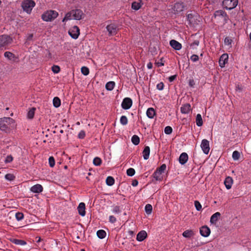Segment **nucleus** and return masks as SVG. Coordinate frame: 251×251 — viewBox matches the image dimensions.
I'll list each match as a JSON object with an SVG mask.
<instances>
[{"mask_svg":"<svg viewBox=\"0 0 251 251\" xmlns=\"http://www.w3.org/2000/svg\"><path fill=\"white\" fill-rule=\"evenodd\" d=\"M14 127V120L10 117L0 118V129L6 133H10Z\"/></svg>","mask_w":251,"mask_h":251,"instance_id":"obj_1","label":"nucleus"},{"mask_svg":"<svg viewBox=\"0 0 251 251\" xmlns=\"http://www.w3.org/2000/svg\"><path fill=\"white\" fill-rule=\"evenodd\" d=\"M22 7L25 12L30 14L35 6V2L33 0H24L21 4Z\"/></svg>","mask_w":251,"mask_h":251,"instance_id":"obj_2","label":"nucleus"},{"mask_svg":"<svg viewBox=\"0 0 251 251\" xmlns=\"http://www.w3.org/2000/svg\"><path fill=\"white\" fill-rule=\"evenodd\" d=\"M58 15L57 12L54 10L48 11L42 15V19L46 22H49L53 20Z\"/></svg>","mask_w":251,"mask_h":251,"instance_id":"obj_3","label":"nucleus"},{"mask_svg":"<svg viewBox=\"0 0 251 251\" xmlns=\"http://www.w3.org/2000/svg\"><path fill=\"white\" fill-rule=\"evenodd\" d=\"M12 41V38L9 35L3 34L0 36V48L9 46Z\"/></svg>","mask_w":251,"mask_h":251,"instance_id":"obj_4","label":"nucleus"},{"mask_svg":"<svg viewBox=\"0 0 251 251\" xmlns=\"http://www.w3.org/2000/svg\"><path fill=\"white\" fill-rule=\"evenodd\" d=\"M238 0H224L223 7L227 10H231L237 5Z\"/></svg>","mask_w":251,"mask_h":251,"instance_id":"obj_5","label":"nucleus"},{"mask_svg":"<svg viewBox=\"0 0 251 251\" xmlns=\"http://www.w3.org/2000/svg\"><path fill=\"white\" fill-rule=\"evenodd\" d=\"M106 28L108 32L109 36L115 35L119 30L117 25L113 23L107 25Z\"/></svg>","mask_w":251,"mask_h":251,"instance_id":"obj_6","label":"nucleus"},{"mask_svg":"<svg viewBox=\"0 0 251 251\" xmlns=\"http://www.w3.org/2000/svg\"><path fill=\"white\" fill-rule=\"evenodd\" d=\"M68 32L70 36L74 39H77L80 34L79 29L76 25H74L71 27Z\"/></svg>","mask_w":251,"mask_h":251,"instance_id":"obj_7","label":"nucleus"},{"mask_svg":"<svg viewBox=\"0 0 251 251\" xmlns=\"http://www.w3.org/2000/svg\"><path fill=\"white\" fill-rule=\"evenodd\" d=\"M214 16L215 18L221 17L226 23L227 22L228 19L226 12L222 10H219L215 11L214 13Z\"/></svg>","mask_w":251,"mask_h":251,"instance_id":"obj_8","label":"nucleus"},{"mask_svg":"<svg viewBox=\"0 0 251 251\" xmlns=\"http://www.w3.org/2000/svg\"><path fill=\"white\" fill-rule=\"evenodd\" d=\"M201 147L203 152L207 154L210 150L209 142L206 139H203L201 143Z\"/></svg>","mask_w":251,"mask_h":251,"instance_id":"obj_9","label":"nucleus"},{"mask_svg":"<svg viewBox=\"0 0 251 251\" xmlns=\"http://www.w3.org/2000/svg\"><path fill=\"white\" fill-rule=\"evenodd\" d=\"M132 104V100L129 98H126L123 100L121 105L123 109L127 110L131 107Z\"/></svg>","mask_w":251,"mask_h":251,"instance_id":"obj_10","label":"nucleus"},{"mask_svg":"<svg viewBox=\"0 0 251 251\" xmlns=\"http://www.w3.org/2000/svg\"><path fill=\"white\" fill-rule=\"evenodd\" d=\"M72 11L73 15V19L76 20H79L81 19L83 13L82 10L80 9H75Z\"/></svg>","mask_w":251,"mask_h":251,"instance_id":"obj_11","label":"nucleus"},{"mask_svg":"<svg viewBox=\"0 0 251 251\" xmlns=\"http://www.w3.org/2000/svg\"><path fill=\"white\" fill-rule=\"evenodd\" d=\"M184 8V5L182 2L176 3L173 7V10L175 14L182 12Z\"/></svg>","mask_w":251,"mask_h":251,"instance_id":"obj_12","label":"nucleus"},{"mask_svg":"<svg viewBox=\"0 0 251 251\" xmlns=\"http://www.w3.org/2000/svg\"><path fill=\"white\" fill-rule=\"evenodd\" d=\"M228 59V56L227 54L224 53L221 55V56L220 58L219 63V65L221 67L223 68L225 67V65L226 63H227Z\"/></svg>","mask_w":251,"mask_h":251,"instance_id":"obj_13","label":"nucleus"},{"mask_svg":"<svg viewBox=\"0 0 251 251\" xmlns=\"http://www.w3.org/2000/svg\"><path fill=\"white\" fill-rule=\"evenodd\" d=\"M200 232L201 236L206 237L209 235L210 229L208 226H205L200 228Z\"/></svg>","mask_w":251,"mask_h":251,"instance_id":"obj_14","label":"nucleus"},{"mask_svg":"<svg viewBox=\"0 0 251 251\" xmlns=\"http://www.w3.org/2000/svg\"><path fill=\"white\" fill-rule=\"evenodd\" d=\"M170 45L174 49L177 50H180L182 48L181 44L174 39L170 41Z\"/></svg>","mask_w":251,"mask_h":251,"instance_id":"obj_15","label":"nucleus"},{"mask_svg":"<svg viewBox=\"0 0 251 251\" xmlns=\"http://www.w3.org/2000/svg\"><path fill=\"white\" fill-rule=\"evenodd\" d=\"M30 191L35 193H39L43 191V187L40 184H37L32 186L30 189Z\"/></svg>","mask_w":251,"mask_h":251,"instance_id":"obj_16","label":"nucleus"},{"mask_svg":"<svg viewBox=\"0 0 251 251\" xmlns=\"http://www.w3.org/2000/svg\"><path fill=\"white\" fill-rule=\"evenodd\" d=\"M78 212L81 216L85 215V204L83 202H80L77 207Z\"/></svg>","mask_w":251,"mask_h":251,"instance_id":"obj_17","label":"nucleus"},{"mask_svg":"<svg viewBox=\"0 0 251 251\" xmlns=\"http://www.w3.org/2000/svg\"><path fill=\"white\" fill-rule=\"evenodd\" d=\"M188 159V154L186 152L182 153L179 157V162L181 165L185 164Z\"/></svg>","mask_w":251,"mask_h":251,"instance_id":"obj_18","label":"nucleus"},{"mask_svg":"<svg viewBox=\"0 0 251 251\" xmlns=\"http://www.w3.org/2000/svg\"><path fill=\"white\" fill-rule=\"evenodd\" d=\"M147 232L144 230H142L137 234L136 239L138 241H142L147 237Z\"/></svg>","mask_w":251,"mask_h":251,"instance_id":"obj_19","label":"nucleus"},{"mask_svg":"<svg viewBox=\"0 0 251 251\" xmlns=\"http://www.w3.org/2000/svg\"><path fill=\"white\" fill-rule=\"evenodd\" d=\"M190 110L191 105L189 103H186L180 108L181 112L183 114H188Z\"/></svg>","mask_w":251,"mask_h":251,"instance_id":"obj_20","label":"nucleus"},{"mask_svg":"<svg viewBox=\"0 0 251 251\" xmlns=\"http://www.w3.org/2000/svg\"><path fill=\"white\" fill-rule=\"evenodd\" d=\"M233 183V179L232 177L227 176L226 178L224 184L227 189H229L231 188V186Z\"/></svg>","mask_w":251,"mask_h":251,"instance_id":"obj_21","label":"nucleus"},{"mask_svg":"<svg viewBox=\"0 0 251 251\" xmlns=\"http://www.w3.org/2000/svg\"><path fill=\"white\" fill-rule=\"evenodd\" d=\"M221 214L219 212H217L214 214H213L211 218L210 222L212 224H215L217 221L218 220V219L220 217Z\"/></svg>","mask_w":251,"mask_h":251,"instance_id":"obj_22","label":"nucleus"},{"mask_svg":"<svg viewBox=\"0 0 251 251\" xmlns=\"http://www.w3.org/2000/svg\"><path fill=\"white\" fill-rule=\"evenodd\" d=\"M146 114L148 118L153 119L156 114V112L153 108L150 107L147 109Z\"/></svg>","mask_w":251,"mask_h":251,"instance_id":"obj_23","label":"nucleus"},{"mask_svg":"<svg viewBox=\"0 0 251 251\" xmlns=\"http://www.w3.org/2000/svg\"><path fill=\"white\" fill-rule=\"evenodd\" d=\"M150 153V148L149 146H146L143 151V156L145 160H147L149 158Z\"/></svg>","mask_w":251,"mask_h":251,"instance_id":"obj_24","label":"nucleus"},{"mask_svg":"<svg viewBox=\"0 0 251 251\" xmlns=\"http://www.w3.org/2000/svg\"><path fill=\"white\" fill-rule=\"evenodd\" d=\"M5 57L7 58L9 60L14 61L16 58L15 54L10 51H6L4 53Z\"/></svg>","mask_w":251,"mask_h":251,"instance_id":"obj_25","label":"nucleus"},{"mask_svg":"<svg viewBox=\"0 0 251 251\" xmlns=\"http://www.w3.org/2000/svg\"><path fill=\"white\" fill-rule=\"evenodd\" d=\"M142 4L141 0L140 2L134 1L132 3L131 8L135 10H138L141 8Z\"/></svg>","mask_w":251,"mask_h":251,"instance_id":"obj_26","label":"nucleus"},{"mask_svg":"<svg viewBox=\"0 0 251 251\" xmlns=\"http://www.w3.org/2000/svg\"><path fill=\"white\" fill-rule=\"evenodd\" d=\"M115 83L114 81L108 82L105 85V88L109 91L112 90L115 86Z\"/></svg>","mask_w":251,"mask_h":251,"instance_id":"obj_27","label":"nucleus"},{"mask_svg":"<svg viewBox=\"0 0 251 251\" xmlns=\"http://www.w3.org/2000/svg\"><path fill=\"white\" fill-rule=\"evenodd\" d=\"M203 124V121L201 116L200 114H198L196 116V125L198 126H201Z\"/></svg>","mask_w":251,"mask_h":251,"instance_id":"obj_28","label":"nucleus"},{"mask_svg":"<svg viewBox=\"0 0 251 251\" xmlns=\"http://www.w3.org/2000/svg\"><path fill=\"white\" fill-rule=\"evenodd\" d=\"M193 235L194 233L192 230H186L184 231L182 233L183 236L185 238H190Z\"/></svg>","mask_w":251,"mask_h":251,"instance_id":"obj_29","label":"nucleus"},{"mask_svg":"<svg viewBox=\"0 0 251 251\" xmlns=\"http://www.w3.org/2000/svg\"><path fill=\"white\" fill-rule=\"evenodd\" d=\"M115 180L112 176H109L106 178V183L108 186H112L114 184Z\"/></svg>","mask_w":251,"mask_h":251,"instance_id":"obj_30","label":"nucleus"},{"mask_svg":"<svg viewBox=\"0 0 251 251\" xmlns=\"http://www.w3.org/2000/svg\"><path fill=\"white\" fill-rule=\"evenodd\" d=\"M131 142L134 145H137L140 143V138L137 135H134L131 138Z\"/></svg>","mask_w":251,"mask_h":251,"instance_id":"obj_31","label":"nucleus"},{"mask_svg":"<svg viewBox=\"0 0 251 251\" xmlns=\"http://www.w3.org/2000/svg\"><path fill=\"white\" fill-rule=\"evenodd\" d=\"M106 232L102 229L99 230L97 232L98 237L100 239L104 238L106 236Z\"/></svg>","mask_w":251,"mask_h":251,"instance_id":"obj_32","label":"nucleus"},{"mask_svg":"<svg viewBox=\"0 0 251 251\" xmlns=\"http://www.w3.org/2000/svg\"><path fill=\"white\" fill-rule=\"evenodd\" d=\"M162 174L161 173H159L157 170H156L153 174V177L156 180H161L162 178V177L161 176Z\"/></svg>","mask_w":251,"mask_h":251,"instance_id":"obj_33","label":"nucleus"},{"mask_svg":"<svg viewBox=\"0 0 251 251\" xmlns=\"http://www.w3.org/2000/svg\"><path fill=\"white\" fill-rule=\"evenodd\" d=\"M35 108L32 107L31 108L27 113V118L29 119H32L34 116Z\"/></svg>","mask_w":251,"mask_h":251,"instance_id":"obj_34","label":"nucleus"},{"mask_svg":"<svg viewBox=\"0 0 251 251\" xmlns=\"http://www.w3.org/2000/svg\"><path fill=\"white\" fill-rule=\"evenodd\" d=\"M53 104L55 107H58L61 104V101L59 98L54 97L53 100Z\"/></svg>","mask_w":251,"mask_h":251,"instance_id":"obj_35","label":"nucleus"},{"mask_svg":"<svg viewBox=\"0 0 251 251\" xmlns=\"http://www.w3.org/2000/svg\"><path fill=\"white\" fill-rule=\"evenodd\" d=\"M93 162L94 165L99 166L101 165L102 160L100 157H96L94 158Z\"/></svg>","mask_w":251,"mask_h":251,"instance_id":"obj_36","label":"nucleus"},{"mask_svg":"<svg viewBox=\"0 0 251 251\" xmlns=\"http://www.w3.org/2000/svg\"><path fill=\"white\" fill-rule=\"evenodd\" d=\"M73 19V15L72 13V11H70L69 12H68L65 17L63 18L62 22H65L66 21L68 20H71Z\"/></svg>","mask_w":251,"mask_h":251,"instance_id":"obj_37","label":"nucleus"},{"mask_svg":"<svg viewBox=\"0 0 251 251\" xmlns=\"http://www.w3.org/2000/svg\"><path fill=\"white\" fill-rule=\"evenodd\" d=\"M152 210V205L150 204H147L145 207V210L147 214H151Z\"/></svg>","mask_w":251,"mask_h":251,"instance_id":"obj_38","label":"nucleus"},{"mask_svg":"<svg viewBox=\"0 0 251 251\" xmlns=\"http://www.w3.org/2000/svg\"><path fill=\"white\" fill-rule=\"evenodd\" d=\"M12 242L16 245H25L26 244V242L22 240L19 239H13Z\"/></svg>","mask_w":251,"mask_h":251,"instance_id":"obj_39","label":"nucleus"},{"mask_svg":"<svg viewBox=\"0 0 251 251\" xmlns=\"http://www.w3.org/2000/svg\"><path fill=\"white\" fill-rule=\"evenodd\" d=\"M128 120L126 116H122L120 118V123L122 125H126L127 124Z\"/></svg>","mask_w":251,"mask_h":251,"instance_id":"obj_40","label":"nucleus"},{"mask_svg":"<svg viewBox=\"0 0 251 251\" xmlns=\"http://www.w3.org/2000/svg\"><path fill=\"white\" fill-rule=\"evenodd\" d=\"M240 156V153L239 152V151H234L232 153V156L233 160H237L239 159Z\"/></svg>","mask_w":251,"mask_h":251,"instance_id":"obj_41","label":"nucleus"},{"mask_svg":"<svg viewBox=\"0 0 251 251\" xmlns=\"http://www.w3.org/2000/svg\"><path fill=\"white\" fill-rule=\"evenodd\" d=\"M135 173V170L133 168H129L126 171V174L127 176H133Z\"/></svg>","mask_w":251,"mask_h":251,"instance_id":"obj_42","label":"nucleus"},{"mask_svg":"<svg viewBox=\"0 0 251 251\" xmlns=\"http://www.w3.org/2000/svg\"><path fill=\"white\" fill-rule=\"evenodd\" d=\"M232 40L230 38L226 37L224 40V43L226 45L229 46L230 47L231 46V43Z\"/></svg>","mask_w":251,"mask_h":251,"instance_id":"obj_43","label":"nucleus"},{"mask_svg":"<svg viewBox=\"0 0 251 251\" xmlns=\"http://www.w3.org/2000/svg\"><path fill=\"white\" fill-rule=\"evenodd\" d=\"M24 214L21 212H17L15 214V217L17 221H19L23 219Z\"/></svg>","mask_w":251,"mask_h":251,"instance_id":"obj_44","label":"nucleus"},{"mask_svg":"<svg viewBox=\"0 0 251 251\" xmlns=\"http://www.w3.org/2000/svg\"><path fill=\"white\" fill-rule=\"evenodd\" d=\"M81 71L82 74L85 75H87L89 73V70L86 67H82L81 69Z\"/></svg>","mask_w":251,"mask_h":251,"instance_id":"obj_45","label":"nucleus"},{"mask_svg":"<svg viewBox=\"0 0 251 251\" xmlns=\"http://www.w3.org/2000/svg\"><path fill=\"white\" fill-rule=\"evenodd\" d=\"M5 178L8 180L12 181L15 179V177L13 174H7L5 176Z\"/></svg>","mask_w":251,"mask_h":251,"instance_id":"obj_46","label":"nucleus"},{"mask_svg":"<svg viewBox=\"0 0 251 251\" xmlns=\"http://www.w3.org/2000/svg\"><path fill=\"white\" fill-rule=\"evenodd\" d=\"M173 129L170 126H167L165 127L164 132L166 134H170L172 133Z\"/></svg>","mask_w":251,"mask_h":251,"instance_id":"obj_47","label":"nucleus"},{"mask_svg":"<svg viewBox=\"0 0 251 251\" xmlns=\"http://www.w3.org/2000/svg\"><path fill=\"white\" fill-rule=\"evenodd\" d=\"M166 169V165L165 164H163L161 165V166L157 168L156 170H157L159 173H161L162 174L164 172V171Z\"/></svg>","mask_w":251,"mask_h":251,"instance_id":"obj_48","label":"nucleus"},{"mask_svg":"<svg viewBox=\"0 0 251 251\" xmlns=\"http://www.w3.org/2000/svg\"><path fill=\"white\" fill-rule=\"evenodd\" d=\"M195 206L196 207V209L198 211H200L201 210V204L200 202L198 201H195L194 202Z\"/></svg>","mask_w":251,"mask_h":251,"instance_id":"obj_49","label":"nucleus"},{"mask_svg":"<svg viewBox=\"0 0 251 251\" xmlns=\"http://www.w3.org/2000/svg\"><path fill=\"white\" fill-rule=\"evenodd\" d=\"M49 163L50 167H54L55 165V160L53 157L50 156L49 158Z\"/></svg>","mask_w":251,"mask_h":251,"instance_id":"obj_50","label":"nucleus"},{"mask_svg":"<svg viewBox=\"0 0 251 251\" xmlns=\"http://www.w3.org/2000/svg\"><path fill=\"white\" fill-rule=\"evenodd\" d=\"M112 212L115 214H119L121 212V210L119 206H115L113 207Z\"/></svg>","mask_w":251,"mask_h":251,"instance_id":"obj_51","label":"nucleus"},{"mask_svg":"<svg viewBox=\"0 0 251 251\" xmlns=\"http://www.w3.org/2000/svg\"><path fill=\"white\" fill-rule=\"evenodd\" d=\"M52 71L54 73H58L60 72V68L58 66L53 65L51 68Z\"/></svg>","mask_w":251,"mask_h":251,"instance_id":"obj_52","label":"nucleus"},{"mask_svg":"<svg viewBox=\"0 0 251 251\" xmlns=\"http://www.w3.org/2000/svg\"><path fill=\"white\" fill-rule=\"evenodd\" d=\"M199 56L196 54H193L192 55L190 59L192 60V61L195 62L199 60Z\"/></svg>","mask_w":251,"mask_h":251,"instance_id":"obj_53","label":"nucleus"},{"mask_svg":"<svg viewBox=\"0 0 251 251\" xmlns=\"http://www.w3.org/2000/svg\"><path fill=\"white\" fill-rule=\"evenodd\" d=\"M85 136V132L84 130H81L78 134V137L79 139H83Z\"/></svg>","mask_w":251,"mask_h":251,"instance_id":"obj_54","label":"nucleus"},{"mask_svg":"<svg viewBox=\"0 0 251 251\" xmlns=\"http://www.w3.org/2000/svg\"><path fill=\"white\" fill-rule=\"evenodd\" d=\"M164 83L161 82L157 84L156 88L159 90H162L164 88Z\"/></svg>","mask_w":251,"mask_h":251,"instance_id":"obj_55","label":"nucleus"},{"mask_svg":"<svg viewBox=\"0 0 251 251\" xmlns=\"http://www.w3.org/2000/svg\"><path fill=\"white\" fill-rule=\"evenodd\" d=\"M109 221L111 223H114L116 222L117 219L114 216L111 215L109 217Z\"/></svg>","mask_w":251,"mask_h":251,"instance_id":"obj_56","label":"nucleus"},{"mask_svg":"<svg viewBox=\"0 0 251 251\" xmlns=\"http://www.w3.org/2000/svg\"><path fill=\"white\" fill-rule=\"evenodd\" d=\"M13 160V157L11 155H8L6 157V159L5 160V162L7 163H10L11 162H12Z\"/></svg>","mask_w":251,"mask_h":251,"instance_id":"obj_57","label":"nucleus"},{"mask_svg":"<svg viewBox=\"0 0 251 251\" xmlns=\"http://www.w3.org/2000/svg\"><path fill=\"white\" fill-rule=\"evenodd\" d=\"M176 77V75H173L169 77V80L170 82L173 81Z\"/></svg>","mask_w":251,"mask_h":251,"instance_id":"obj_58","label":"nucleus"},{"mask_svg":"<svg viewBox=\"0 0 251 251\" xmlns=\"http://www.w3.org/2000/svg\"><path fill=\"white\" fill-rule=\"evenodd\" d=\"M138 184V181L136 179L133 180L132 182V185L134 187L137 186Z\"/></svg>","mask_w":251,"mask_h":251,"instance_id":"obj_59","label":"nucleus"},{"mask_svg":"<svg viewBox=\"0 0 251 251\" xmlns=\"http://www.w3.org/2000/svg\"><path fill=\"white\" fill-rule=\"evenodd\" d=\"M199 44V41H195L193 43L191 44V47H194L195 46H198Z\"/></svg>","mask_w":251,"mask_h":251,"instance_id":"obj_60","label":"nucleus"},{"mask_svg":"<svg viewBox=\"0 0 251 251\" xmlns=\"http://www.w3.org/2000/svg\"><path fill=\"white\" fill-rule=\"evenodd\" d=\"M147 68L151 69L152 68V64L150 62L147 64Z\"/></svg>","mask_w":251,"mask_h":251,"instance_id":"obj_61","label":"nucleus"},{"mask_svg":"<svg viewBox=\"0 0 251 251\" xmlns=\"http://www.w3.org/2000/svg\"><path fill=\"white\" fill-rule=\"evenodd\" d=\"M33 36V35L32 34H29L28 35V36L27 37V40H28V41L31 40L32 39Z\"/></svg>","mask_w":251,"mask_h":251,"instance_id":"obj_62","label":"nucleus"},{"mask_svg":"<svg viewBox=\"0 0 251 251\" xmlns=\"http://www.w3.org/2000/svg\"><path fill=\"white\" fill-rule=\"evenodd\" d=\"M194 84V81L193 80H190L189 81V85L191 87L193 86Z\"/></svg>","mask_w":251,"mask_h":251,"instance_id":"obj_63","label":"nucleus"},{"mask_svg":"<svg viewBox=\"0 0 251 251\" xmlns=\"http://www.w3.org/2000/svg\"><path fill=\"white\" fill-rule=\"evenodd\" d=\"M156 64H157L158 67H160V66H164V63H162V62H158L156 63Z\"/></svg>","mask_w":251,"mask_h":251,"instance_id":"obj_64","label":"nucleus"}]
</instances>
